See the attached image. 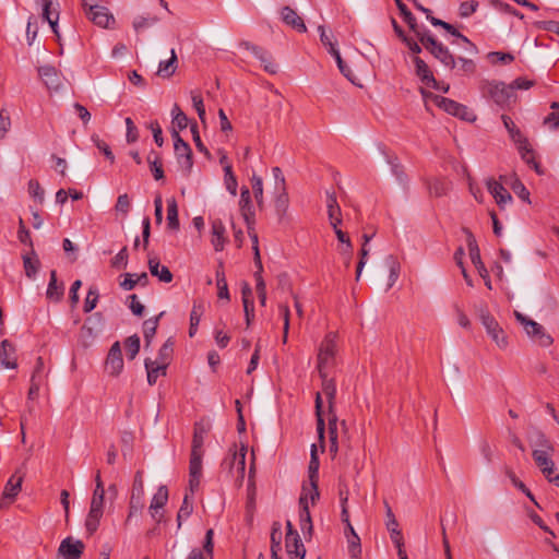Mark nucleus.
<instances>
[{
    "instance_id": "f257e3e1",
    "label": "nucleus",
    "mask_w": 559,
    "mask_h": 559,
    "mask_svg": "<svg viewBox=\"0 0 559 559\" xmlns=\"http://www.w3.org/2000/svg\"><path fill=\"white\" fill-rule=\"evenodd\" d=\"M209 428L205 427L202 423H195L193 429V438L191 445V454L189 462V485L191 491H194L201 480L202 476V459L204 455V440L207 435Z\"/></svg>"
},
{
    "instance_id": "f03ea898",
    "label": "nucleus",
    "mask_w": 559,
    "mask_h": 559,
    "mask_svg": "<svg viewBox=\"0 0 559 559\" xmlns=\"http://www.w3.org/2000/svg\"><path fill=\"white\" fill-rule=\"evenodd\" d=\"M246 454L247 447L245 444L241 443L239 449L235 444L228 450V454L222 462V467L228 471L238 486H241L245 479Z\"/></svg>"
},
{
    "instance_id": "7ed1b4c3",
    "label": "nucleus",
    "mask_w": 559,
    "mask_h": 559,
    "mask_svg": "<svg viewBox=\"0 0 559 559\" xmlns=\"http://www.w3.org/2000/svg\"><path fill=\"white\" fill-rule=\"evenodd\" d=\"M336 338V333L330 332L321 342L317 358L319 373H328L329 370L334 367L337 352Z\"/></svg>"
},
{
    "instance_id": "20e7f679",
    "label": "nucleus",
    "mask_w": 559,
    "mask_h": 559,
    "mask_svg": "<svg viewBox=\"0 0 559 559\" xmlns=\"http://www.w3.org/2000/svg\"><path fill=\"white\" fill-rule=\"evenodd\" d=\"M50 369L45 366L43 357L38 356L29 379L27 399L34 401L38 397L41 388L48 385Z\"/></svg>"
},
{
    "instance_id": "39448f33",
    "label": "nucleus",
    "mask_w": 559,
    "mask_h": 559,
    "mask_svg": "<svg viewBox=\"0 0 559 559\" xmlns=\"http://www.w3.org/2000/svg\"><path fill=\"white\" fill-rule=\"evenodd\" d=\"M421 45L445 66H453L454 59L447 47L437 41L428 32H417Z\"/></svg>"
},
{
    "instance_id": "423d86ee",
    "label": "nucleus",
    "mask_w": 559,
    "mask_h": 559,
    "mask_svg": "<svg viewBox=\"0 0 559 559\" xmlns=\"http://www.w3.org/2000/svg\"><path fill=\"white\" fill-rule=\"evenodd\" d=\"M174 150L179 167L185 176H189L192 166V151L187 142H185L177 130L173 131Z\"/></svg>"
},
{
    "instance_id": "0eeeda50",
    "label": "nucleus",
    "mask_w": 559,
    "mask_h": 559,
    "mask_svg": "<svg viewBox=\"0 0 559 559\" xmlns=\"http://www.w3.org/2000/svg\"><path fill=\"white\" fill-rule=\"evenodd\" d=\"M143 498H144V481H143L142 472L139 471L135 473V476L133 479L132 491H131V497H130V502H129V512H128V516H127V523L134 515L141 513V511L144 507Z\"/></svg>"
},
{
    "instance_id": "6e6552de",
    "label": "nucleus",
    "mask_w": 559,
    "mask_h": 559,
    "mask_svg": "<svg viewBox=\"0 0 559 559\" xmlns=\"http://www.w3.org/2000/svg\"><path fill=\"white\" fill-rule=\"evenodd\" d=\"M515 318L524 326L525 332L528 336L534 337L538 341L543 347H548L552 344V337L545 333L544 328L534 320L526 318L519 311H515Z\"/></svg>"
},
{
    "instance_id": "1a4fd4ad",
    "label": "nucleus",
    "mask_w": 559,
    "mask_h": 559,
    "mask_svg": "<svg viewBox=\"0 0 559 559\" xmlns=\"http://www.w3.org/2000/svg\"><path fill=\"white\" fill-rule=\"evenodd\" d=\"M480 321L486 329L487 334L497 344V346L506 348L508 346L507 335L498 321L488 311H481Z\"/></svg>"
},
{
    "instance_id": "9d476101",
    "label": "nucleus",
    "mask_w": 559,
    "mask_h": 559,
    "mask_svg": "<svg viewBox=\"0 0 559 559\" xmlns=\"http://www.w3.org/2000/svg\"><path fill=\"white\" fill-rule=\"evenodd\" d=\"M105 497L92 496L90 510L85 519V528L90 535L94 534L104 515Z\"/></svg>"
},
{
    "instance_id": "9b49d317",
    "label": "nucleus",
    "mask_w": 559,
    "mask_h": 559,
    "mask_svg": "<svg viewBox=\"0 0 559 559\" xmlns=\"http://www.w3.org/2000/svg\"><path fill=\"white\" fill-rule=\"evenodd\" d=\"M554 451H533L532 456L535 461V464L538 466L540 472L550 483H558L559 475H554L555 473V463L551 460L550 454Z\"/></svg>"
},
{
    "instance_id": "f8f14e48",
    "label": "nucleus",
    "mask_w": 559,
    "mask_h": 559,
    "mask_svg": "<svg viewBox=\"0 0 559 559\" xmlns=\"http://www.w3.org/2000/svg\"><path fill=\"white\" fill-rule=\"evenodd\" d=\"M241 46L251 51L267 73L276 74L278 72V64L274 62L273 57L269 51L248 41L242 43Z\"/></svg>"
},
{
    "instance_id": "ddd939ff",
    "label": "nucleus",
    "mask_w": 559,
    "mask_h": 559,
    "mask_svg": "<svg viewBox=\"0 0 559 559\" xmlns=\"http://www.w3.org/2000/svg\"><path fill=\"white\" fill-rule=\"evenodd\" d=\"M84 548L82 540L67 537L60 543L58 555L63 559H80Z\"/></svg>"
},
{
    "instance_id": "4468645a",
    "label": "nucleus",
    "mask_w": 559,
    "mask_h": 559,
    "mask_svg": "<svg viewBox=\"0 0 559 559\" xmlns=\"http://www.w3.org/2000/svg\"><path fill=\"white\" fill-rule=\"evenodd\" d=\"M488 92L493 102L500 106L509 104L513 97L512 87L503 82L490 83Z\"/></svg>"
},
{
    "instance_id": "2eb2a0df",
    "label": "nucleus",
    "mask_w": 559,
    "mask_h": 559,
    "mask_svg": "<svg viewBox=\"0 0 559 559\" xmlns=\"http://www.w3.org/2000/svg\"><path fill=\"white\" fill-rule=\"evenodd\" d=\"M414 63H415L416 74L420 78V80L426 85H432L435 88L442 91V92L449 91V85H445V86L439 85V83L435 80L432 73L430 72L428 66L426 64V62L424 60H421L419 57L416 56L414 58Z\"/></svg>"
},
{
    "instance_id": "dca6fc26",
    "label": "nucleus",
    "mask_w": 559,
    "mask_h": 559,
    "mask_svg": "<svg viewBox=\"0 0 559 559\" xmlns=\"http://www.w3.org/2000/svg\"><path fill=\"white\" fill-rule=\"evenodd\" d=\"M87 17L97 26L110 28L115 24V17L109 10L103 5L86 12Z\"/></svg>"
},
{
    "instance_id": "f3484780",
    "label": "nucleus",
    "mask_w": 559,
    "mask_h": 559,
    "mask_svg": "<svg viewBox=\"0 0 559 559\" xmlns=\"http://www.w3.org/2000/svg\"><path fill=\"white\" fill-rule=\"evenodd\" d=\"M106 367L108 372L112 376L119 374L123 369V359L119 342L111 345L106 359Z\"/></svg>"
},
{
    "instance_id": "a211bd4d",
    "label": "nucleus",
    "mask_w": 559,
    "mask_h": 559,
    "mask_svg": "<svg viewBox=\"0 0 559 559\" xmlns=\"http://www.w3.org/2000/svg\"><path fill=\"white\" fill-rule=\"evenodd\" d=\"M486 185L489 193L493 197L500 209H504V206L512 201L510 192L497 180L492 178L488 179Z\"/></svg>"
},
{
    "instance_id": "6ab92c4d",
    "label": "nucleus",
    "mask_w": 559,
    "mask_h": 559,
    "mask_svg": "<svg viewBox=\"0 0 559 559\" xmlns=\"http://www.w3.org/2000/svg\"><path fill=\"white\" fill-rule=\"evenodd\" d=\"M286 550L290 559H305L306 548L298 533H286Z\"/></svg>"
},
{
    "instance_id": "aec40b11",
    "label": "nucleus",
    "mask_w": 559,
    "mask_h": 559,
    "mask_svg": "<svg viewBox=\"0 0 559 559\" xmlns=\"http://www.w3.org/2000/svg\"><path fill=\"white\" fill-rule=\"evenodd\" d=\"M0 362L7 369H16L17 368L16 348L8 340H3L1 342Z\"/></svg>"
},
{
    "instance_id": "412c9836",
    "label": "nucleus",
    "mask_w": 559,
    "mask_h": 559,
    "mask_svg": "<svg viewBox=\"0 0 559 559\" xmlns=\"http://www.w3.org/2000/svg\"><path fill=\"white\" fill-rule=\"evenodd\" d=\"M100 331V319L87 318L81 328L80 338L84 346H88Z\"/></svg>"
},
{
    "instance_id": "4be33fe9",
    "label": "nucleus",
    "mask_w": 559,
    "mask_h": 559,
    "mask_svg": "<svg viewBox=\"0 0 559 559\" xmlns=\"http://www.w3.org/2000/svg\"><path fill=\"white\" fill-rule=\"evenodd\" d=\"M23 479H24V475L21 474L20 471H16L9 478V480L7 481V484L4 486L2 499L8 500V502L11 503L16 498L19 492L21 491Z\"/></svg>"
},
{
    "instance_id": "5701e85b",
    "label": "nucleus",
    "mask_w": 559,
    "mask_h": 559,
    "mask_svg": "<svg viewBox=\"0 0 559 559\" xmlns=\"http://www.w3.org/2000/svg\"><path fill=\"white\" fill-rule=\"evenodd\" d=\"M464 231L467 235V247H468V253H469L471 261L477 269L479 275L481 277L486 278L488 276V271L485 267L484 263L481 262L480 252H479V248L476 243V240L472 236V234L467 233V230L464 229Z\"/></svg>"
},
{
    "instance_id": "b1692460",
    "label": "nucleus",
    "mask_w": 559,
    "mask_h": 559,
    "mask_svg": "<svg viewBox=\"0 0 559 559\" xmlns=\"http://www.w3.org/2000/svg\"><path fill=\"white\" fill-rule=\"evenodd\" d=\"M38 74L47 88L58 91L61 86V76L56 68L51 66L39 67Z\"/></svg>"
},
{
    "instance_id": "393cba45",
    "label": "nucleus",
    "mask_w": 559,
    "mask_h": 559,
    "mask_svg": "<svg viewBox=\"0 0 559 559\" xmlns=\"http://www.w3.org/2000/svg\"><path fill=\"white\" fill-rule=\"evenodd\" d=\"M326 207L330 224L333 227V229H336V226H338L342 223V212L337 203L335 193L326 192Z\"/></svg>"
},
{
    "instance_id": "a878e982",
    "label": "nucleus",
    "mask_w": 559,
    "mask_h": 559,
    "mask_svg": "<svg viewBox=\"0 0 559 559\" xmlns=\"http://www.w3.org/2000/svg\"><path fill=\"white\" fill-rule=\"evenodd\" d=\"M225 226L221 219L212 221L211 225V242L215 249V251H222L225 246Z\"/></svg>"
},
{
    "instance_id": "bb28decb",
    "label": "nucleus",
    "mask_w": 559,
    "mask_h": 559,
    "mask_svg": "<svg viewBox=\"0 0 559 559\" xmlns=\"http://www.w3.org/2000/svg\"><path fill=\"white\" fill-rule=\"evenodd\" d=\"M281 15L284 23H286L288 26H292L299 33L307 32V27L302 19L290 7H284L281 11Z\"/></svg>"
},
{
    "instance_id": "cd10ccee",
    "label": "nucleus",
    "mask_w": 559,
    "mask_h": 559,
    "mask_svg": "<svg viewBox=\"0 0 559 559\" xmlns=\"http://www.w3.org/2000/svg\"><path fill=\"white\" fill-rule=\"evenodd\" d=\"M501 119H502L503 124H504L506 129L508 130L512 141H514L516 144H519V150L522 151L523 148H526L527 140L525 136H523L520 129L516 128L513 120L507 115H502Z\"/></svg>"
},
{
    "instance_id": "c85d7f7f",
    "label": "nucleus",
    "mask_w": 559,
    "mask_h": 559,
    "mask_svg": "<svg viewBox=\"0 0 559 559\" xmlns=\"http://www.w3.org/2000/svg\"><path fill=\"white\" fill-rule=\"evenodd\" d=\"M148 270L153 276L158 277L163 283H170L173 281V274L169 269L162 265L157 258L148 259Z\"/></svg>"
},
{
    "instance_id": "c756f323",
    "label": "nucleus",
    "mask_w": 559,
    "mask_h": 559,
    "mask_svg": "<svg viewBox=\"0 0 559 559\" xmlns=\"http://www.w3.org/2000/svg\"><path fill=\"white\" fill-rule=\"evenodd\" d=\"M64 294V287L62 283H58L57 281V272L52 270L50 272V280L48 283V287L46 290V296L51 301H60Z\"/></svg>"
},
{
    "instance_id": "7c9ffc66",
    "label": "nucleus",
    "mask_w": 559,
    "mask_h": 559,
    "mask_svg": "<svg viewBox=\"0 0 559 559\" xmlns=\"http://www.w3.org/2000/svg\"><path fill=\"white\" fill-rule=\"evenodd\" d=\"M299 507H300V514H299L300 528L304 533H306V532L311 533L312 522H311L310 511H309V507H308L307 493L300 495Z\"/></svg>"
},
{
    "instance_id": "2f4dec72",
    "label": "nucleus",
    "mask_w": 559,
    "mask_h": 559,
    "mask_svg": "<svg viewBox=\"0 0 559 559\" xmlns=\"http://www.w3.org/2000/svg\"><path fill=\"white\" fill-rule=\"evenodd\" d=\"M320 374V378L322 380V391L324 393V395L326 396L328 399V403H329V411L330 413L333 412V406H334V400H335V396H336V384H335V381L332 379V378H329V372L328 373H319Z\"/></svg>"
},
{
    "instance_id": "473e14b6",
    "label": "nucleus",
    "mask_w": 559,
    "mask_h": 559,
    "mask_svg": "<svg viewBox=\"0 0 559 559\" xmlns=\"http://www.w3.org/2000/svg\"><path fill=\"white\" fill-rule=\"evenodd\" d=\"M425 102L427 105H435L438 108L444 110L450 115H454V100L450 98H445L441 95L427 94L425 95Z\"/></svg>"
},
{
    "instance_id": "72a5a7b5",
    "label": "nucleus",
    "mask_w": 559,
    "mask_h": 559,
    "mask_svg": "<svg viewBox=\"0 0 559 559\" xmlns=\"http://www.w3.org/2000/svg\"><path fill=\"white\" fill-rule=\"evenodd\" d=\"M204 313V304L201 300H195L192 306V310L190 313V326H189V336L193 337L198 331L199 323Z\"/></svg>"
},
{
    "instance_id": "f704fd0d",
    "label": "nucleus",
    "mask_w": 559,
    "mask_h": 559,
    "mask_svg": "<svg viewBox=\"0 0 559 559\" xmlns=\"http://www.w3.org/2000/svg\"><path fill=\"white\" fill-rule=\"evenodd\" d=\"M43 9V17L49 23L52 32L58 35V19L59 13L51 11L52 0H37Z\"/></svg>"
},
{
    "instance_id": "c9c22d12",
    "label": "nucleus",
    "mask_w": 559,
    "mask_h": 559,
    "mask_svg": "<svg viewBox=\"0 0 559 559\" xmlns=\"http://www.w3.org/2000/svg\"><path fill=\"white\" fill-rule=\"evenodd\" d=\"M177 69V55L175 49L170 50V58L162 60L158 64L157 74L162 78H170Z\"/></svg>"
},
{
    "instance_id": "e433bc0d",
    "label": "nucleus",
    "mask_w": 559,
    "mask_h": 559,
    "mask_svg": "<svg viewBox=\"0 0 559 559\" xmlns=\"http://www.w3.org/2000/svg\"><path fill=\"white\" fill-rule=\"evenodd\" d=\"M144 365L147 373V382L150 385L156 383L159 374H166V367L157 364V361H153L151 358H146Z\"/></svg>"
},
{
    "instance_id": "4c0bfd02",
    "label": "nucleus",
    "mask_w": 559,
    "mask_h": 559,
    "mask_svg": "<svg viewBox=\"0 0 559 559\" xmlns=\"http://www.w3.org/2000/svg\"><path fill=\"white\" fill-rule=\"evenodd\" d=\"M386 507V528L390 532L391 539L393 544H399V539H403L402 533L399 530V523L392 512V509L389 504Z\"/></svg>"
},
{
    "instance_id": "58836bf2",
    "label": "nucleus",
    "mask_w": 559,
    "mask_h": 559,
    "mask_svg": "<svg viewBox=\"0 0 559 559\" xmlns=\"http://www.w3.org/2000/svg\"><path fill=\"white\" fill-rule=\"evenodd\" d=\"M167 225L173 230L179 228L178 204L175 198L167 200Z\"/></svg>"
},
{
    "instance_id": "ea45409f",
    "label": "nucleus",
    "mask_w": 559,
    "mask_h": 559,
    "mask_svg": "<svg viewBox=\"0 0 559 559\" xmlns=\"http://www.w3.org/2000/svg\"><path fill=\"white\" fill-rule=\"evenodd\" d=\"M316 416H317V431L319 436V440L321 443V448L323 449V439H324V419L322 416V399L321 394L317 393L316 395Z\"/></svg>"
},
{
    "instance_id": "a19ab883",
    "label": "nucleus",
    "mask_w": 559,
    "mask_h": 559,
    "mask_svg": "<svg viewBox=\"0 0 559 559\" xmlns=\"http://www.w3.org/2000/svg\"><path fill=\"white\" fill-rule=\"evenodd\" d=\"M385 264L389 267V283L388 289H390L397 281L401 272V264L397 259L393 255H389L385 259Z\"/></svg>"
},
{
    "instance_id": "79ce46f5",
    "label": "nucleus",
    "mask_w": 559,
    "mask_h": 559,
    "mask_svg": "<svg viewBox=\"0 0 559 559\" xmlns=\"http://www.w3.org/2000/svg\"><path fill=\"white\" fill-rule=\"evenodd\" d=\"M533 451H554V447L542 431H536L531 438Z\"/></svg>"
},
{
    "instance_id": "37998d69",
    "label": "nucleus",
    "mask_w": 559,
    "mask_h": 559,
    "mask_svg": "<svg viewBox=\"0 0 559 559\" xmlns=\"http://www.w3.org/2000/svg\"><path fill=\"white\" fill-rule=\"evenodd\" d=\"M158 21L159 17L156 15H139L133 20L132 26L136 33H141L158 23Z\"/></svg>"
},
{
    "instance_id": "c03bdc74",
    "label": "nucleus",
    "mask_w": 559,
    "mask_h": 559,
    "mask_svg": "<svg viewBox=\"0 0 559 559\" xmlns=\"http://www.w3.org/2000/svg\"><path fill=\"white\" fill-rule=\"evenodd\" d=\"M319 465H320V463H319V457H318V453H317V445L312 444L311 445L310 462H309V466H308L309 480L310 481L318 483Z\"/></svg>"
},
{
    "instance_id": "a18cd8bd",
    "label": "nucleus",
    "mask_w": 559,
    "mask_h": 559,
    "mask_svg": "<svg viewBox=\"0 0 559 559\" xmlns=\"http://www.w3.org/2000/svg\"><path fill=\"white\" fill-rule=\"evenodd\" d=\"M168 501V489L166 486H159L154 493L150 509H163Z\"/></svg>"
},
{
    "instance_id": "49530a36",
    "label": "nucleus",
    "mask_w": 559,
    "mask_h": 559,
    "mask_svg": "<svg viewBox=\"0 0 559 559\" xmlns=\"http://www.w3.org/2000/svg\"><path fill=\"white\" fill-rule=\"evenodd\" d=\"M152 154H155V151H151L147 155V163L150 165V169L153 174L155 180H160L164 178L163 164L159 158V155H155V158L152 159Z\"/></svg>"
},
{
    "instance_id": "de8ad7c7",
    "label": "nucleus",
    "mask_w": 559,
    "mask_h": 559,
    "mask_svg": "<svg viewBox=\"0 0 559 559\" xmlns=\"http://www.w3.org/2000/svg\"><path fill=\"white\" fill-rule=\"evenodd\" d=\"M239 205H240L242 215L246 218L248 217V215L253 214L252 204H251V193H250V190L246 187L241 188Z\"/></svg>"
},
{
    "instance_id": "09e8293b",
    "label": "nucleus",
    "mask_w": 559,
    "mask_h": 559,
    "mask_svg": "<svg viewBox=\"0 0 559 559\" xmlns=\"http://www.w3.org/2000/svg\"><path fill=\"white\" fill-rule=\"evenodd\" d=\"M173 347H174V342L170 338L167 340L160 347V349L158 352V357L155 361H157V364L163 365L164 367L167 368L171 353H173Z\"/></svg>"
},
{
    "instance_id": "8fccbe9b",
    "label": "nucleus",
    "mask_w": 559,
    "mask_h": 559,
    "mask_svg": "<svg viewBox=\"0 0 559 559\" xmlns=\"http://www.w3.org/2000/svg\"><path fill=\"white\" fill-rule=\"evenodd\" d=\"M216 286L218 298L229 300L228 285L223 270L216 271Z\"/></svg>"
},
{
    "instance_id": "3c124183",
    "label": "nucleus",
    "mask_w": 559,
    "mask_h": 559,
    "mask_svg": "<svg viewBox=\"0 0 559 559\" xmlns=\"http://www.w3.org/2000/svg\"><path fill=\"white\" fill-rule=\"evenodd\" d=\"M124 347L127 357L130 360L134 359L140 350V337L136 334L129 336L124 341Z\"/></svg>"
},
{
    "instance_id": "603ef678",
    "label": "nucleus",
    "mask_w": 559,
    "mask_h": 559,
    "mask_svg": "<svg viewBox=\"0 0 559 559\" xmlns=\"http://www.w3.org/2000/svg\"><path fill=\"white\" fill-rule=\"evenodd\" d=\"M281 525L278 523H274L272 532H271V555L272 557H276L278 551L281 550Z\"/></svg>"
},
{
    "instance_id": "864d4df0",
    "label": "nucleus",
    "mask_w": 559,
    "mask_h": 559,
    "mask_svg": "<svg viewBox=\"0 0 559 559\" xmlns=\"http://www.w3.org/2000/svg\"><path fill=\"white\" fill-rule=\"evenodd\" d=\"M192 511H193V504L189 500L188 496H186L183 498L182 504L177 514L178 528L181 527L182 521L187 520L191 515Z\"/></svg>"
},
{
    "instance_id": "5fc2aeb1",
    "label": "nucleus",
    "mask_w": 559,
    "mask_h": 559,
    "mask_svg": "<svg viewBox=\"0 0 559 559\" xmlns=\"http://www.w3.org/2000/svg\"><path fill=\"white\" fill-rule=\"evenodd\" d=\"M461 44L464 46V49L469 57H475L478 53L476 45L456 29V46H460Z\"/></svg>"
},
{
    "instance_id": "6e6d98bb",
    "label": "nucleus",
    "mask_w": 559,
    "mask_h": 559,
    "mask_svg": "<svg viewBox=\"0 0 559 559\" xmlns=\"http://www.w3.org/2000/svg\"><path fill=\"white\" fill-rule=\"evenodd\" d=\"M397 8L401 11V14L404 17V21L408 24V26L417 34V32H420L416 28V19L412 14V12L407 9V7L401 1L395 0Z\"/></svg>"
},
{
    "instance_id": "4d7b16f0",
    "label": "nucleus",
    "mask_w": 559,
    "mask_h": 559,
    "mask_svg": "<svg viewBox=\"0 0 559 559\" xmlns=\"http://www.w3.org/2000/svg\"><path fill=\"white\" fill-rule=\"evenodd\" d=\"M171 114L174 126H176L179 130L186 129L188 126V118L178 105L174 106Z\"/></svg>"
},
{
    "instance_id": "13d9d810",
    "label": "nucleus",
    "mask_w": 559,
    "mask_h": 559,
    "mask_svg": "<svg viewBox=\"0 0 559 559\" xmlns=\"http://www.w3.org/2000/svg\"><path fill=\"white\" fill-rule=\"evenodd\" d=\"M23 263H24V270L27 277L33 278L35 277L38 267H39V261L37 258H31L29 255L23 257Z\"/></svg>"
},
{
    "instance_id": "bf43d9fd",
    "label": "nucleus",
    "mask_w": 559,
    "mask_h": 559,
    "mask_svg": "<svg viewBox=\"0 0 559 559\" xmlns=\"http://www.w3.org/2000/svg\"><path fill=\"white\" fill-rule=\"evenodd\" d=\"M330 53L334 57L341 73L345 78H347L348 80L352 81L353 71L343 61L338 49L336 47H332V50H330Z\"/></svg>"
},
{
    "instance_id": "052dcab7",
    "label": "nucleus",
    "mask_w": 559,
    "mask_h": 559,
    "mask_svg": "<svg viewBox=\"0 0 559 559\" xmlns=\"http://www.w3.org/2000/svg\"><path fill=\"white\" fill-rule=\"evenodd\" d=\"M191 100L194 109L198 112V116L201 121L205 120V107L203 104V98L200 92L192 91L191 92Z\"/></svg>"
},
{
    "instance_id": "680f3d73",
    "label": "nucleus",
    "mask_w": 559,
    "mask_h": 559,
    "mask_svg": "<svg viewBox=\"0 0 559 559\" xmlns=\"http://www.w3.org/2000/svg\"><path fill=\"white\" fill-rule=\"evenodd\" d=\"M213 538H214V531L212 528H210L205 533L204 540H203V550H201L205 558L207 557L210 559H213V551H214Z\"/></svg>"
},
{
    "instance_id": "e2e57ef3",
    "label": "nucleus",
    "mask_w": 559,
    "mask_h": 559,
    "mask_svg": "<svg viewBox=\"0 0 559 559\" xmlns=\"http://www.w3.org/2000/svg\"><path fill=\"white\" fill-rule=\"evenodd\" d=\"M98 301V290L96 287H90L85 298L83 310L88 313L95 309Z\"/></svg>"
},
{
    "instance_id": "0e129e2a",
    "label": "nucleus",
    "mask_w": 559,
    "mask_h": 559,
    "mask_svg": "<svg viewBox=\"0 0 559 559\" xmlns=\"http://www.w3.org/2000/svg\"><path fill=\"white\" fill-rule=\"evenodd\" d=\"M456 118L466 122H474L477 116L468 107L456 103Z\"/></svg>"
},
{
    "instance_id": "69168bd1",
    "label": "nucleus",
    "mask_w": 559,
    "mask_h": 559,
    "mask_svg": "<svg viewBox=\"0 0 559 559\" xmlns=\"http://www.w3.org/2000/svg\"><path fill=\"white\" fill-rule=\"evenodd\" d=\"M251 186H252L253 195H254L258 204L261 205L262 204V200H263V182H262V179L259 176L253 175L252 178H251Z\"/></svg>"
},
{
    "instance_id": "338daca9",
    "label": "nucleus",
    "mask_w": 559,
    "mask_h": 559,
    "mask_svg": "<svg viewBox=\"0 0 559 559\" xmlns=\"http://www.w3.org/2000/svg\"><path fill=\"white\" fill-rule=\"evenodd\" d=\"M479 3L476 0L464 1L459 7L461 17L471 16L478 8Z\"/></svg>"
},
{
    "instance_id": "774afa93",
    "label": "nucleus",
    "mask_w": 559,
    "mask_h": 559,
    "mask_svg": "<svg viewBox=\"0 0 559 559\" xmlns=\"http://www.w3.org/2000/svg\"><path fill=\"white\" fill-rule=\"evenodd\" d=\"M288 209V197L286 192L281 193L275 201V210L278 218L282 219Z\"/></svg>"
}]
</instances>
